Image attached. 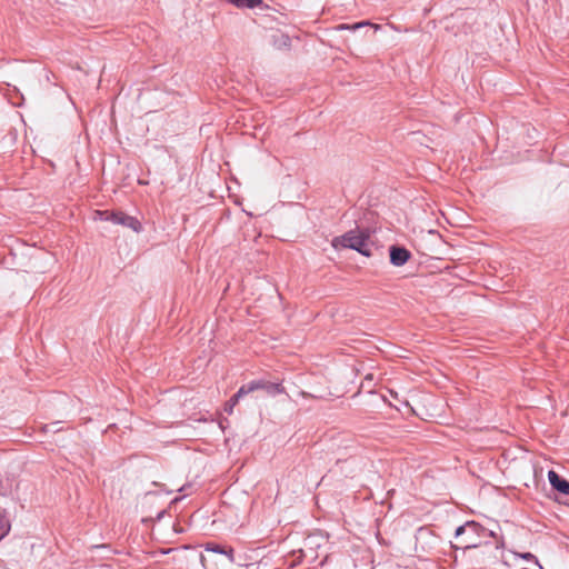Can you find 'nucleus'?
<instances>
[{"label":"nucleus","instance_id":"9d476101","mask_svg":"<svg viewBox=\"0 0 569 569\" xmlns=\"http://www.w3.org/2000/svg\"><path fill=\"white\" fill-rule=\"evenodd\" d=\"M239 399L233 395L230 400L226 403L224 410L231 415L233 412V408L238 405Z\"/></svg>","mask_w":569,"mask_h":569},{"label":"nucleus","instance_id":"2eb2a0df","mask_svg":"<svg viewBox=\"0 0 569 569\" xmlns=\"http://www.w3.org/2000/svg\"><path fill=\"white\" fill-rule=\"evenodd\" d=\"M98 219H99V220H107V216H97V214L94 213V220H98Z\"/></svg>","mask_w":569,"mask_h":569},{"label":"nucleus","instance_id":"f257e3e1","mask_svg":"<svg viewBox=\"0 0 569 569\" xmlns=\"http://www.w3.org/2000/svg\"><path fill=\"white\" fill-rule=\"evenodd\" d=\"M369 232L366 230H351L341 237H336L331 244L335 249L349 248L357 250L363 256L371 254L368 247Z\"/></svg>","mask_w":569,"mask_h":569},{"label":"nucleus","instance_id":"0eeeda50","mask_svg":"<svg viewBox=\"0 0 569 569\" xmlns=\"http://www.w3.org/2000/svg\"><path fill=\"white\" fill-rule=\"evenodd\" d=\"M479 530H480V526L478 523L467 522L465 526H461L456 530V537L457 538L461 537L467 532L476 535V533H478Z\"/></svg>","mask_w":569,"mask_h":569},{"label":"nucleus","instance_id":"f8f14e48","mask_svg":"<svg viewBox=\"0 0 569 569\" xmlns=\"http://www.w3.org/2000/svg\"><path fill=\"white\" fill-rule=\"evenodd\" d=\"M462 543V547L465 549H470V548H476L478 547V545L472 540V539H469V538H466L461 541Z\"/></svg>","mask_w":569,"mask_h":569},{"label":"nucleus","instance_id":"f3484780","mask_svg":"<svg viewBox=\"0 0 569 569\" xmlns=\"http://www.w3.org/2000/svg\"><path fill=\"white\" fill-rule=\"evenodd\" d=\"M372 378H373V377H372V375H371V373H369V375H367V376H366V380H372Z\"/></svg>","mask_w":569,"mask_h":569},{"label":"nucleus","instance_id":"7ed1b4c3","mask_svg":"<svg viewBox=\"0 0 569 569\" xmlns=\"http://www.w3.org/2000/svg\"><path fill=\"white\" fill-rule=\"evenodd\" d=\"M411 254L410 252L400 247H391L390 248V261L392 264L400 267L403 266L409 259Z\"/></svg>","mask_w":569,"mask_h":569},{"label":"nucleus","instance_id":"6e6552de","mask_svg":"<svg viewBox=\"0 0 569 569\" xmlns=\"http://www.w3.org/2000/svg\"><path fill=\"white\" fill-rule=\"evenodd\" d=\"M228 1L236 4L237 7H248V8H253L261 2V0H228Z\"/></svg>","mask_w":569,"mask_h":569},{"label":"nucleus","instance_id":"20e7f679","mask_svg":"<svg viewBox=\"0 0 569 569\" xmlns=\"http://www.w3.org/2000/svg\"><path fill=\"white\" fill-rule=\"evenodd\" d=\"M548 479L553 489L569 496V482L560 478V476L555 470L548 471Z\"/></svg>","mask_w":569,"mask_h":569},{"label":"nucleus","instance_id":"a211bd4d","mask_svg":"<svg viewBox=\"0 0 569 569\" xmlns=\"http://www.w3.org/2000/svg\"><path fill=\"white\" fill-rule=\"evenodd\" d=\"M535 566L538 568V569H542V567L538 563V561L535 560Z\"/></svg>","mask_w":569,"mask_h":569},{"label":"nucleus","instance_id":"9b49d317","mask_svg":"<svg viewBox=\"0 0 569 569\" xmlns=\"http://www.w3.org/2000/svg\"><path fill=\"white\" fill-rule=\"evenodd\" d=\"M369 23L368 22H358V23H355V24H340L338 26V29L339 30H343V29H348V30H356L358 28H361L363 26H368Z\"/></svg>","mask_w":569,"mask_h":569},{"label":"nucleus","instance_id":"ddd939ff","mask_svg":"<svg viewBox=\"0 0 569 569\" xmlns=\"http://www.w3.org/2000/svg\"><path fill=\"white\" fill-rule=\"evenodd\" d=\"M249 391L246 390V385L241 386L240 389L234 393V396L240 400L242 397L248 395Z\"/></svg>","mask_w":569,"mask_h":569},{"label":"nucleus","instance_id":"dca6fc26","mask_svg":"<svg viewBox=\"0 0 569 569\" xmlns=\"http://www.w3.org/2000/svg\"><path fill=\"white\" fill-rule=\"evenodd\" d=\"M262 389H263V390H266V391H267V392H269V393H277V392L274 391V388H262Z\"/></svg>","mask_w":569,"mask_h":569},{"label":"nucleus","instance_id":"39448f33","mask_svg":"<svg viewBox=\"0 0 569 569\" xmlns=\"http://www.w3.org/2000/svg\"><path fill=\"white\" fill-rule=\"evenodd\" d=\"M502 551L498 546H485V549L481 550V557L477 559L478 565H486L493 562L492 559H497L498 555L502 557Z\"/></svg>","mask_w":569,"mask_h":569},{"label":"nucleus","instance_id":"4468645a","mask_svg":"<svg viewBox=\"0 0 569 569\" xmlns=\"http://www.w3.org/2000/svg\"><path fill=\"white\" fill-rule=\"evenodd\" d=\"M519 557L526 559V560H535V556L532 553H522V555H518Z\"/></svg>","mask_w":569,"mask_h":569},{"label":"nucleus","instance_id":"1a4fd4ad","mask_svg":"<svg viewBox=\"0 0 569 569\" xmlns=\"http://www.w3.org/2000/svg\"><path fill=\"white\" fill-rule=\"evenodd\" d=\"M207 551H213V552H219V553H224L228 556L229 560L232 561V549H230L229 551H224L220 546L218 545H208L207 547Z\"/></svg>","mask_w":569,"mask_h":569},{"label":"nucleus","instance_id":"f03ea898","mask_svg":"<svg viewBox=\"0 0 569 569\" xmlns=\"http://www.w3.org/2000/svg\"><path fill=\"white\" fill-rule=\"evenodd\" d=\"M96 214L97 216H107V220L112 221L113 223H117V224L126 226L128 228L133 229L134 231H140V229H141V224L137 219L129 217L122 212H110V211L106 210V211H96Z\"/></svg>","mask_w":569,"mask_h":569},{"label":"nucleus","instance_id":"423d86ee","mask_svg":"<svg viewBox=\"0 0 569 569\" xmlns=\"http://www.w3.org/2000/svg\"><path fill=\"white\" fill-rule=\"evenodd\" d=\"M262 388H274L276 392H284V388L282 387L281 383H273V382L263 381V380H254V381H251L248 385H246V390H248L249 393H251L256 390H260Z\"/></svg>","mask_w":569,"mask_h":569}]
</instances>
